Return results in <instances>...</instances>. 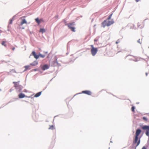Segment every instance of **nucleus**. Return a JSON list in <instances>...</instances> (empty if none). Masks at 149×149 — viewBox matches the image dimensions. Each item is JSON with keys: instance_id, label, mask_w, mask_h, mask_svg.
I'll list each match as a JSON object with an SVG mask.
<instances>
[{"instance_id": "2", "label": "nucleus", "mask_w": 149, "mask_h": 149, "mask_svg": "<svg viewBox=\"0 0 149 149\" xmlns=\"http://www.w3.org/2000/svg\"><path fill=\"white\" fill-rule=\"evenodd\" d=\"M140 138L135 136L133 142V144H136V147H137L140 144Z\"/></svg>"}, {"instance_id": "27", "label": "nucleus", "mask_w": 149, "mask_h": 149, "mask_svg": "<svg viewBox=\"0 0 149 149\" xmlns=\"http://www.w3.org/2000/svg\"><path fill=\"white\" fill-rule=\"evenodd\" d=\"M12 19L10 20V24H11L12 23Z\"/></svg>"}, {"instance_id": "9", "label": "nucleus", "mask_w": 149, "mask_h": 149, "mask_svg": "<svg viewBox=\"0 0 149 149\" xmlns=\"http://www.w3.org/2000/svg\"><path fill=\"white\" fill-rule=\"evenodd\" d=\"M52 63V65L54 67L57 66H59L60 65L58 62L57 58H56V61H53Z\"/></svg>"}, {"instance_id": "1", "label": "nucleus", "mask_w": 149, "mask_h": 149, "mask_svg": "<svg viewBox=\"0 0 149 149\" xmlns=\"http://www.w3.org/2000/svg\"><path fill=\"white\" fill-rule=\"evenodd\" d=\"M113 13H111L108 17V18L103 22V26H109L110 25L113 24L114 23V21L113 19L110 20L111 17L112 16Z\"/></svg>"}, {"instance_id": "3", "label": "nucleus", "mask_w": 149, "mask_h": 149, "mask_svg": "<svg viewBox=\"0 0 149 149\" xmlns=\"http://www.w3.org/2000/svg\"><path fill=\"white\" fill-rule=\"evenodd\" d=\"M75 24L74 22H72V23H69L66 24L68 26V28L71 29V30L73 32H74L75 31V28L72 26L74 25Z\"/></svg>"}, {"instance_id": "34", "label": "nucleus", "mask_w": 149, "mask_h": 149, "mask_svg": "<svg viewBox=\"0 0 149 149\" xmlns=\"http://www.w3.org/2000/svg\"><path fill=\"white\" fill-rule=\"evenodd\" d=\"M146 76H147V75H148V73H146Z\"/></svg>"}, {"instance_id": "29", "label": "nucleus", "mask_w": 149, "mask_h": 149, "mask_svg": "<svg viewBox=\"0 0 149 149\" xmlns=\"http://www.w3.org/2000/svg\"><path fill=\"white\" fill-rule=\"evenodd\" d=\"M11 49L13 50H14L15 49V47H13L12 48H11Z\"/></svg>"}, {"instance_id": "7", "label": "nucleus", "mask_w": 149, "mask_h": 149, "mask_svg": "<svg viewBox=\"0 0 149 149\" xmlns=\"http://www.w3.org/2000/svg\"><path fill=\"white\" fill-rule=\"evenodd\" d=\"M35 20L38 24H39L41 22H44V21L42 19H39L38 18H36L35 19Z\"/></svg>"}, {"instance_id": "30", "label": "nucleus", "mask_w": 149, "mask_h": 149, "mask_svg": "<svg viewBox=\"0 0 149 149\" xmlns=\"http://www.w3.org/2000/svg\"><path fill=\"white\" fill-rule=\"evenodd\" d=\"M136 2H137L140 1V0H135Z\"/></svg>"}, {"instance_id": "8", "label": "nucleus", "mask_w": 149, "mask_h": 149, "mask_svg": "<svg viewBox=\"0 0 149 149\" xmlns=\"http://www.w3.org/2000/svg\"><path fill=\"white\" fill-rule=\"evenodd\" d=\"M49 66L45 64L42 66L41 67L42 69L43 70H47L49 68Z\"/></svg>"}, {"instance_id": "21", "label": "nucleus", "mask_w": 149, "mask_h": 149, "mask_svg": "<svg viewBox=\"0 0 149 149\" xmlns=\"http://www.w3.org/2000/svg\"><path fill=\"white\" fill-rule=\"evenodd\" d=\"M54 129V127L53 125H50L49 129V130H53Z\"/></svg>"}, {"instance_id": "6", "label": "nucleus", "mask_w": 149, "mask_h": 149, "mask_svg": "<svg viewBox=\"0 0 149 149\" xmlns=\"http://www.w3.org/2000/svg\"><path fill=\"white\" fill-rule=\"evenodd\" d=\"M137 25L138 28L142 29L144 26V24L143 22H138Z\"/></svg>"}, {"instance_id": "10", "label": "nucleus", "mask_w": 149, "mask_h": 149, "mask_svg": "<svg viewBox=\"0 0 149 149\" xmlns=\"http://www.w3.org/2000/svg\"><path fill=\"white\" fill-rule=\"evenodd\" d=\"M141 131L139 129H137L136 130L135 136L138 137L140 134L141 133Z\"/></svg>"}, {"instance_id": "36", "label": "nucleus", "mask_w": 149, "mask_h": 149, "mask_svg": "<svg viewBox=\"0 0 149 149\" xmlns=\"http://www.w3.org/2000/svg\"><path fill=\"white\" fill-rule=\"evenodd\" d=\"M34 70V71H36V69H35V70Z\"/></svg>"}, {"instance_id": "24", "label": "nucleus", "mask_w": 149, "mask_h": 149, "mask_svg": "<svg viewBox=\"0 0 149 149\" xmlns=\"http://www.w3.org/2000/svg\"><path fill=\"white\" fill-rule=\"evenodd\" d=\"M135 107H134V106H132V108H131V110H132V111L133 112H134V109H135Z\"/></svg>"}, {"instance_id": "23", "label": "nucleus", "mask_w": 149, "mask_h": 149, "mask_svg": "<svg viewBox=\"0 0 149 149\" xmlns=\"http://www.w3.org/2000/svg\"><path fill=\"white\" fill-rule=\"evenodd\" d=\"M45 56V55H42L41 54H40L39 55V57H42V58H44Z\"/></svg>"}, {"instance_id": "33", "label": "nucleus", "mask_w": 149, "mask_h": 149, "mask_svg": "<svg viewBox=\"0 0 149 149\" xmlns=\"http://www.w3.org/2000/svg\"><path fill=\"white\" fill-rule=\"evenodd\" d=\"M118 42H117V41H116V44H118Z\"/></svg>"}, {"instance_id": "31", "label": "nucleus", "mask_w": 149, "mask_h": 149, "mask_svg": "<svg viewBox=\"0 0 149 149\" xmlns=\"http://www.w3.org/2000/svg\"><path fill=\"white\" fill-rule=\"evenodd\" d=\"M94 41H97V39H95L94 40Z\"/></svg>"}, {"instance_id": "22", "label": "nucleus", "mask_w": 149, "mask_h": 149, "mask_svg": "<svg viewBox=\"0 0 149 149\" xmlns=\"http://www.w3.org/2000/svg\"><path fill=\"white\" fill-rule=\"evenodd\" d=\"M13 83L15 84V88L17 87L18 86L17 84V82H13Z\"/></svg>"}, {"instance_id": "35", "label": "nucleus", "mask_w": 149, "mask_h": 149, "mask_svg": "<svg viewBox=\"0 0 149 149\" xmlns=\"http://www.w3.org/2000/svg\"><path fill=\"white\" fill-rule=\"evenodd\" d=\"M23 17H21V18H20V19H22V18Z\"/></svg>"}, {"instance_id": "14", "label": "nucleus", "mask_w": 149, "mask_h": 149, "mask_svg": "<svg viewBox=\"0 0 149 149\" xmlns=\"http://www.w3.org/2000/svg\"><path fill=\"white\" fill-rule=\"evenodd\" d=\"M127 57H128V59L130 60H133L134 58V57L133 56L131 55H128L127 56Z\"/></svg>"}, {"instance_id": "16", "label": "nucleus", "mask_w": 149, "mask_h": 149, "mask_svg": "<svg viewBox=\"0 0 149 149\" xmlns=\"http://www.w3.org/2000/svg\"><path fill=\"white\" fill-rule=\"evenodd\" d=\"M24 24H27V22L25 19H22V21L21 22L20 25H22Z\"/></svg>"}, {"instance_id": "25", "label": "nucleus", "mask_w": 149, "mask_h": 149, "mask_svg": "<svg viewBox=\"0 0 149 149\" xmlns=\"http://www.w3.org/2000/svg\"><path fill=\"white\" fill-rule=\"evenodd\" d=\"M137 42H138L140 44H141L142 41H141V40L140 39H139L137 41Z\"/></svg>"}, {"instance_id": "20", "label": "nucleus", "mask_w": 149, "mask_h": 149, "mask_svg": "<svg viewBox=\"0 0 149 149\" xmlns=\"http://www.w3.org/2000/svg\"><path fill=\"white\" fill-rule=\"evenodd\" d=\"M6 42L5 41H2L1 43V45L5 47L6 46Z\"/></svg>"}, {"instance_id": "18", "label": "nucleus", "mask_w": 149, "mask_h": 149, "mask_svg": "<svg viewBox=\"0 0 149 149\" xmlns=\"http://www.w3.org/2000/svg\"><path fill=\"white\" fill-rule=\"evenodd\" d=\"M45 32V30L44 29L40 28L39 30V32L42 33Z\"/></svg>"}, {"instance_id": "28", "label": "nucleus", "mask_w": 149, "mask_h": 149, "mask_svg": "<svg viewBox=\"0 0 149 149\" xmlns=\"http://www.w3.org/2000/svg\"><path fill=\"white\" fill-rule=\"evenodd\" d=\"M142 149H146V147L144 146L143 147Z\"/></svg>"}, {"instance_id": "26", "label": "nucleus", "mask_w": 149, "mask_h": 149, "mask_svg": "<svg viewBox=\"0 0 149 149\" xmlns=\"http://www.w3.org/2000/svg\"><path fill=\"white\" fill-rule=\"evenodd\" d=\"M143 119L145 121H147V118L145 117H143Z\"/></svg>"}, {"instance_id": "4", "label": "nucleus", "mask_w": 149, "mask_h": 149, "mask_svg": "<svg viewBox=\"0 0 149 149\" xmlns=\"http://www.w3.org/2000/svg\"><path fill=\"white\" fill-rule=\"evenodd\" d=\"M91 54L92 56H94L97 52V49L96 48H94L93 45H91Z\"/></svg>"}, {"instance_id": "5", "label": "nucleus", "mask_w": 149, "mask_h": 149, "mask_svg": "<svg viewBox=\"0 0 149 149\" xmlns=\"http://www.w3.org/2000/svg\"><path fill=\"white\" fill-rule=\"evenodd\" d=\"M142 129L144 130H146V134L147 136H149V126L145 125L142 127Z\"/></svg>"}, {"instance_id": "13", "label": "nucleus", "mask_w": 149, "mask_h": 149, "mask_svg": "<svg viewBox=\"0 0 149 149\" xmlns=\"http://www.w3.org/2000/svg\"><path fill=\"white\" fill-rule=\"evenodd\" d=\"M32 55L34 56L35 58L36 59H38L39 57V55H37L36 54L35 51H33L32 53Z\"/></svg>"}, {"instance_id": "15", "label": "nucleus", "mask_w": 149, "mask_h": 149, "mask_svg": "<svg viewBox=\"0 0 149 149\" xmlns=\"http://www.w3.org/2000/svg\"><path fill=\"white\" fill-rule=\"evenodd\" d=\"M38 63L36 61H35L32 63H31L30 65L33 66H35L37 65Z\"/></svg>"}, {"instance_id": "32", "label": "nucleus", "mask_w": 149, "mask_h": 149, "mask_svg": "<svg viewBox=\"0 0 149 149\" xmlns=\"http://www.w3.org/2000/svg\"><path fill=\"white\" fill-rule=\"evenodd\" d=\"M12 71H14V72H15V73H17L16 71L15 70H12Z\"/></svg>"}, {"instance_id": "17", "label": "nucleus", "mask_w": 149, "mask_h": 149, "mask_svg": "<svg viewBox=\"0 0 149 149\" xmlns=\"http://www.w3.org/2000/svg\"><path fill=\"white\" fill-rule=\"evenodd\" d=\"M41 94V92H40L36 93L34 96L35 97H38L40 96Z\"/></svg>"}, {"instance_id": "19", "label": "nucleus", "mask_w": 149, "mask_h": 149, "mask_svg": "<svg viewBox=\"0 0 149 149\" xmlns=\"http://www.w3.org/2000/svg\"><path fill=\"white\" fill-rule=\"evenodd\" d=\"M29 67H30V66H29V65L25 66L24 67V68H25V70L24 71L28 69H30L29 68Z\"/></svg>"}, {"instance_id": "12", "label": "nucleus", "mask_w": 149, "mask_h": 149, "mask_svg": "<svg viewBox=\"0 0 149 149\" xmlns=\"http://www.w3.org/2000/svg\"><path fill=\"white\" fill-rule=\"evenodd\" d=\"M18 97L19 98H23L25 97H28L27 96H25V95L22 93H21L19 94L18 95Z\"/></svg>"}, {"instance_id": "11", "label": "nucleus", "mask_w": 149, "mask_h": 149, "mask_svg": "<svg viewBox=\"0 0 149 149\" xmlns=\"http://www.w3.org/2000/svg\"><path fill=\"white\" fill-rule=\"evenodd\" d=\"M82 93L88 95H91L92 94V93L91 91L88 90L82 91Z\"/></svg>"}]
</instances>
